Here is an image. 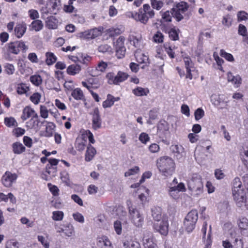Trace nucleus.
Here are the masks:
<instances>
[{"label":"nucleus","mask_w":248,"mask_h":248,"mask_svg":"<svg viewBox=\"0 0 248 248\" xmlns=\"http://www.w3.org/2000/svg\"><path fill=\"white\" fill-rule=\"evenodd\" d=\"M187 186L191 195L194 197L201 195L203 191V184L200 175L197 173L192 174L187 181Z\"/></svg>","instance_id":"nucleus-1"},{"label":"nucleus","mask_w":248,"mask_h":248,"mask_svg":"<svg viewBox=\"0 0 248 248\" xmlns=\"http://www.w3.org/2000/svg\"><path fill=\"white\" fill-rule=\"evenodd\" d=\"M157 166L159 171L165 176H171L175 170L173 160L168 156L161 157L157 161Z\"/></svg>","instance_id":"nucleus-2"},{"label":"nucleus","mask_w":248,"mask_h":248,"mask_svg":"<svg viewBox=\"0 0 248 248\" xmlns=\"http://www.w3.org/2000/svg\"><path fill=\"white\" fill-rule=\"evenodd\" d=\"M129 218L131 223L137 228L142 227L144 223V217L135 207L128 204Z\"/></svg>","instance_id":"nucleus-3"},{"label":"nucleus","mask_w":248,"mask_h":248,"mask_svg":"<svg viewBox=\"0 0 248 248\" xmlns=\"http://www.w3.org/2000/svg\"><path fill=\"white\" fill-rule=\"evenodd\" d=\"M189 6L184 1H181L176 3L171 9L173 17L178 22L181 21L186 16Z\"/></svg>","instance_id":"nucleus-4"},{"label":"nucleus","mask_w":248,"mask_h":248,"mask_svg":"<svg viewBox=\"0 0 248 248\" xmlns=\"http://www.w3.org/2000/svg\"><path fill=\"white\" fill-rule=\"evenodd\" d=\"M232 192L234 201L247 193V190L242 186L240 179L238 177H235L232 182Z\"/></svg>","instance_id":"nucleus-5"},{"label":"nucleus","mask_w":248,"mask_h":248,"mask_svg":"<svg viewBox=\"0 0 248 248\" xmlns=\"http://www.w3.org/2000/svg\"><path fill=\"white\" fill-rule=\"evenodd\" d=\"M198 218V214L196 210H192L186 216L184 224L186 231L191 232L195 228L196 223Z\"/></svg>","instance_id":"nucleus-6"},{"label":"nucleus","mask_w":248,"mask_h":248,"mask_svg":"<svg viewBox=\"0 0 248 248\" xmlns=\"http://www.w3.org/2000/svg\"><path fill=\"white\" fill-rule=\"evenodd\" d=\"M128 75L125 72L119 71L115 75L113 73H108L106 75L109 84L118 85L127 79Z\"/></svg>","instance_id":"nucleus-7"},{"label":"nucleus","mask_w":248,"mask_h":248,"mask_svg":"<svg viewBox=\"0 0 248 248\" xmlns=\"http://www.w3.org/2000/svg\"><path fill=\"white\" fill-rule=\"evenodd\" d=\"M169 126L167 122L164 121L160 123L157 126V135L163 143L169 144L166 139L169 136Z\"/></svg>","instance_id":"nucleus-8"},{"label":"nucleus","mask_w":248,"mask_h":248,"mask_svg":"<svg viewBox=\"0 0 248 248\" xmlns=\"http://www.w3.org/2000/svg\"><path fill=\"white\" fill-rule=\"evenodd\" d=\"M125 38L120 36L117 40L114 42V47L116 51V55L118 59L123 58L125 53L126 48L124 46Z\"/></svg>","instance_id":"nucleus-9"},{"label":"nucleus","mask_w":248,"mask_h":248,"mask_svg":"<svg viewBox=\"0 0 248 248\" xmlns=\"http://www.w3.org/2000/svg\"><path fill=\"white\" fill-rule=\"evenodd\" d=\"M27 48V46L22 41H16L8 44V51L16 55L18 54L20 50L26 51Z\"/></svg>","instance_id":"nucleus-10"},{"label":"nucleus","mask_w":248,"mask_h":248,"mask_svg":"<svg viewBox=\"0 0 248 248\" xmlns=\"http://www.w3.org/2000/svg\"><path fill=\"white\" fill-rule=\"evenodd\" d=\"M92 116V128L97 130L102 127V121L98 108H95L91 114Z\"/></svg>","instance_id":"nucleus-11"},{"label":"nucleus","mask_w":248,"mask_h":248,"mask_svg":"<svg viewBox=\"0 0 248 248\" xmlns=\"http://www.w3.org/2000/svg\"><path fill=\"white\" fill-rule=\"evenodd\" d=\"M17 178L16 174L12 173L10 171H7L2 177V183L5 187H10L14 183L16 182Z\"/></svg>","instance_id":"nucleus-12"},{"label":"nucleus","mask_w":248,"mask_h":248,"mask_svg":"<svg viewBox=\"0 0 248 248\" xmlns=\"http://www.w3.org/2000/svg\"><path fill=\"white\" fill-rule=\"evenodd\" d=\"M154 229L161 235H166L168 232L169 223L167 220H162L155 223Z\"/></svg>","instance_id":"nucleus-13"},{"label":"nucleus","mask_w":248,"mask_h":248,"mask_svg":"<svg viewBox=\"0 0 248 248\" xmlns=\"http://www.w3.org/2000/svg\"><path fill=\"white\" fill-rule=\"evenodd\" d=\"M184 62L186 72V78L192 79L193 78L192 72H194L196 69L194 64L189 57H185L184 58Z\"/></svg>","instance_id":"nucleus-14"},{"label":"nucleus","mask_w":248,"mask_h":248,"mask_svg":"<svg viewBox=\"0 0 248 248\" xmlns=\"http://www.w3.org/2000/svg\"><path fill=\"white\" fill-rule=\"evenodd\" d=\"M207 223L206 221L203 223L202 232L203 233L202 239L205 244V247L204 248H211L212 244V240L211 239V226H210V230L207 235V238H206V233L207 230Z\"/></svg>","instance_id":"nucleus-15"},{"label":"nucleus","mask_w":248,"mask_h":248,"mask_svg":"<svg viewBox=\"0 0 248 248\" xmlns=\"http://www.w3.org/2000/svg\"><path fill=\"white\" fill-rule=\"evenodd\" d=\"M143 243L145 248H154L157 247L153 242V234L150 232L144 233L143 237Z\"/></svg>","instance_id":"nucleus-16"},{"label":"nucleus","mask_w":248,"mask_h":248,"mask_svg":"<svg viewBox=\"0 0 248 248\" xmlns=\"http://www.w3.org/2000/svg\"><path fill=\"white\" fill-rule=\"evenodd\" d=\"M133 18L137 21H140L143 24H146L148 19L149 17L144 12L143 10L140 8L139 10L138 13H136L134 15H133Z\"/></svg>","instance_id":"nucleus-17"},{"label":"nucleus","mask_w":248,"mask_h":248,"mask_svg":"<svg viewBox=\"0 0 248 248\" xmlns=\"http://www.w3.org/2000/svg\"><path fill=\"white\" fill-rule=\"evenodd\" d=\"M60 0H49L46 4L49 12L56 14L60 7Z\"/></svg>","instance_id":"nucleus-18"},{"label":"nucleus","mask_w":248,"mask_h":248,"mask_svg":"<svg viewBox=\"0 0 248 248\" xmlns=\"http://www.w3.org/2000/svg\"><path fill=\"white\" fill-rule=\"evenodd\" d=\"M97 246L99 248H113L111 242L106 236H103L99 239Z\"/></svg>","instance_id":"nucleus-19"},{"label":"nucleus","mask_w":248,"mask_h":248,"mask_svg":"<svg viewBox=\"0 0 248 248\" xmlns=\"http://www.w3.org/2000/svg\"><path fill=\"white\" fill-rule=\"evenodd\" d=\"M236 230L235 229H233V230H231L230 232L232 238H235L232 245L233 248H243L244 245L243 241L240 238L236 237Z\"/></svg>","instance_id":"nucleus-20"},{"label":"nucleus","mask_w":248,"mask_h":248,"mask_svg":"<svg viewBox=\"0 0 248 248\" xmlns=\"http://www.w3.org/2000/svg\"><path fill=\"white\" fill-rule=\"evenodd\" d=\"M227 80L232 82L235 87H238L241 83V78L239 75L233 76L231 72L227 73Z\"/></svg>","instance_id":"nucleus-21"},{"label":"nucleus","mask_w":248,"mask_h":248,"mask_svg":"<svg viewBox=\"0 0 248 248\" xmlns=\"http://www.w3.org/2000/svg\"><path fill=\"white\" fill-rule=\"evenodd\" d=\"M136 58L137 62L140 64H143L141 67L142 69L145 68L149 64L148 56L143 53L137 54L136 55Z\"/></svg>","instance_id":"nucleus-22"},{"label":"nucleus","mask_w":248,"mask_h":248,"mask_svg":"<svg viewBox=\"0 0 248 248\" xmlns=\"http://www.w3.org/2000/svg\"><path fill=\"white\" fill-rule=\"evenodd\" d=\"M40 121L39 117L37 114H35L29 121L26 123V126L29 129H36L39 127Z\"/></svg>","instance_id":"nucleus-23"},{"label":"nucleus","mask_w":248,"mask_h":248,"mask_svg":"<svg viewBox=\"0 0 248 248\" xmlns=\"http://www.w3.org/2000/svg\"><path fill=\"white\" fill-rule=\"evenodd\" d=\"M63 233L66 236L71 237L74 236L75 234L74 227L72 224L67 223L63 224Z\"/></svg>","instance_id":"nucleus-24"},{"label":"nucleus","mask_w":248,"mask_h":248,"mask_svg":"<svg viewBox=\"0 0 248 248\" xmlns=\"http://www.w3.org/2000/svg\"><path fill=\"white\" fill-rule=\"evenodd\" d=\"M35 114H37L35 112L34 109L30 107H27L25 108L23 110L21 118L23 121H25L31 117L33 118V116H34Z\"/></svg>","instance_id":"nucleus-25"},{"label":"nucleus","mask_w":248,"mask_h":248,"mask_svg":"<svg viewBox=\"0 0 248 248\" xmlns=\"http://www.w3.org/2000/svg\"><path fill=\"white\" fill-rule=\"evenodd\" d=\"M27 27L25 24H17L15 28L16 36L20 38L24 34L26 31Z\"/></svg>","instance_id":"nucleus-26"},{"label":"nucleus","mask_w":248,"mask_h":248,"mask_svg":"<svg viewBox=\"0 0 248 248\" xmlns=\"http://www.w3.org/2000/svg\"><path fill=\"white\" fill-rule=\"evenodd\" d=\"M237 224L241 232L248 230V219L244 217H240L237 220Z\"/></svg>","instance_id":"nucleus-27"},{"label":"nucleus","mask_w":248,"mask_h":248,"mask_svg":"<svg viewBox=\"0 0 248 248\" xmlns=\"http://www.w3.org/2000/svg\"><path fill=\"white\" fill-rule=\"evenodd\" d=\"M236 205L239 207H245L248 210V195L247 193L245 195H243L241 198L235 201Z\"/></svg>","instance_id":"nucleus-28"},{"label":"nucleus","mask_w":248,"mask_h":248,"mask_svg":"<svg viewBox=\"0 0 248 248\" xmlns=\"http://www.w3.org/2000/svg\"><path fill=\"white\" fill-rule=\"evenodd\" d=\"M160 13L162 17L161 20L162 26L164 25L165 22H170L171 21L172 17L173 16L171 10L170 11L161 12Z\"/></svg>","instance_id":"nucleus-29"},{"label":"nucleus","mask_w":248,"mask_h":248,"mask_svg":"<svg viewBox=\"0 0 248 248\" xmlns=\"http://www.w3.org/2000/svg\"><path fill=\"white\" fill-rule=\"evenodd\" d=\"M46 27L49 29H56L58 26V20L54 16L48 17L46 21Z\"/></svg>","instance_id":"nucleus-30"},{"label":"nucleus","mask_w":248,"mask_h":248,"mask_svg":"<svg viewBox=\"0 0 248 248\" xmlns=\"http://www.w3.org/2000/svg\"><path fill=\"white\" fill-rule=\"evenodd\" d=\"M56 127L55 124L52 122H48L46 126L44 136L46 137H51L53 136Z\"/></svg>","instance_id":"nucleus-31"},{"label":"nucleus","mask_w":248,"mask_h":248,"mask_svg":"<svg viewBox=\"0 0 248 248\" xmlns=\"http://www.w3.org/2000/svg\"><path fill=\"white\" fill-rule=\"evenodd\" d=\"M80 71L81 66L78 64H71L67 68V74L71 76L78 74Z\"/></svg>","instance_id":"nucleus-32"},{"label":"nucleus","mask_w":248,"mask_h":248,"mask_svg":"<svg viewBox=\"0 0 248 248\" xmlns=\"http://www.w3.org/2000/svg\"><path fill=\"white\" fill-rule=\"evenodd\" d=\"M149 91L147 88L137 87L132 90V93L137 96H146Z\"/></svg>","instance_id":"nucleus-33"},{"label":"nucleus","mask_w":248,"mask_h":248,"mask_svg":"<svg viewBox=\"0 0 248 248\" xmlns=\"http://www.w3.org/2000/svg\"><path fill=\"white\" fill-rule=\"evenodd\" d=\"M71 95L77 100H83L85 99V96L82 91L79 88H77L72 91Z\"/></svg>","instance_id":"nucleus-34"},{"label":"nucleus","mask_w":248,"mask_h":248,"mask_svg":"<svg viewBox=\"0 0 248 248\" xmlns=\"http://www.w3.org/2000/svg\"><path fill=\"white\" fill-rule=\"evenodd\" d=\"M13 151L15 154H21L25 151L24 146L19 142H16L12 144Z\"/></svg>","instance_id":"nucleus-35"},{"label":"nucleus","mask_w":248,"mask_h":248,"mask_svg":"<svg viewBox=\"0 0 248 248\" xmlns=\"http://www.w3.org/2000/svg\"><path fill=\"white\" fill-rule=\"evenodd\" d=\"M95 149L92 145H89L87 147V149L85 154V160L86 161H90L93 159L94 155L96 154Z\"/></svg>","instance_id":"nucleus-36"},{"label":"nucleus","mask_w":248,"mask_h":248,"mask_svg":"<svg viewBox=\"0 0 248 248\" xmlns=\"http://www.w3.org/2000/svg\"><path fill=\"white\" fill-rule=\"evenodd\" d=\"M241 158L248 169V146H244L240 151Z\"/></svg>","instance_id":"nucleus-37"},{"label":"nucleus","mask_w":248,"mask_h":248,"mask_svg":"<svg viewBox=\"0 0 248 248\" xmlns=\"http://www.w3.org/2000/svg\"><path fill=\"white\" fill-rule=\"evenodd\" d=\"M43 27V24L41 20L36 19L33 21L30 26V30L38 31H41Z\"/></svg>","instance_id":"nucleus-38"},{"label":"nucleus","mask_w":248,"mask_h":248,"mask_svg":"<svg viewBox=\"0 0 248 248\" xmlns=\"http://www.w3.org/2000/svg\"><path fill=\"white\" fill-rule=\"evenodd\" d=\"M46 62L47 65H51L57 61V58L55 54L50 52H47L46 53Z\"/></svg>","instance_id":"nucleus-39"},{"label":"nucleus","mask_w":248,"mask_h":248,"mask_svg":"<svg viewBox=\"0 0 248 248\" xmlns=\"http://www.w3.org/2000/svg\"><path fill=\"white\" fill-rule=\"evenodd\" d=\"M166 32H168L170 38L174 41L178 40L179 35L178 33V29H176L175 27L171 28L169 30L167 29L164 30Z\"/></svg>","instance_id":"nucleus-40"},{"label":"nucleus","mask_w":248,"mask_h":248,"mask_svg":"<svg viewBox=\"0 0 248 248\" xmlns=\"http://www.w3.org/2000/svg\"><path fill=\"white\" fill-rule=\"evenodd\" d=\"M152 217L156 222L160 221L162 218L161 209L160 207H154L152 209Z\"/></svg>","instance_id":"nucleus-41"},{"label":"nucleus","mask_w":248,"mask_h":248,"mask_svg":"<svg viewBox=\"0 0 248 248\" xmlns=\"http://www.w3.org/2000/svg\"><path fill=\"white\" fill-rule=\"evenodd\" d=\"M30 90L29 86L25 83L18 84L16 91L19 94H26Z\"/></svg>","instance_id":"nucleus-42"},{"label":"nucleus","mask_w":248,"mask_h":248,"mask_svg":"<svg viewBox=\"0 0 248 248\" xmlns=\"http://www.w3.org/2000/svg\"><path fill=\"white\" fill-rule=\"evenodd\" d=\"M30 81L36 86H39L42 83V78L39 75L31 76L30 78Z\"/></svg>","instance_id":"nucleus-43"},{"label":"nucleus","mask_w":248,"mask_h":248,"mask_svg":"<svg viewBox=\"0 0 248 248\" xmlns=\"http://www.w3.org/2000/svg\"><path fill=\"white\" fill-rule=\"evenodd\" d=\"M64 217V213L61 211H55L52 212V218L55 221H61Z\"/></svg>","instance_id":"nucleus-44"},{"label":"nucleus","mask_w":248,"mask_h":248,"mask_svg":"<svg viewBox=\"0 0 248 248\" xmlns=\"http://www.w3.org/2000/svg\"><path fill=\"white\" fill-rule=\"evenodd\" d=\"M114 104L113 101L112 100V95L110 94L107 95V99L102 103V106L104 108H110Z\"/></svg>","instance_id":"nucleus-45"},{"label":"nucleus","mask_w":248,"mask_h":248,"mask_svg":"<svg viewBox=\"0 0 248 248\" xmlns=\"http://www.w3.org/2000/svg\"><path fill=\"white\" fill-rule=\"evenodd\" d=\"M142 10L148 16L149 18L153 17L155 15V12L152 10L150 5L148 4H145L143 5V8H141Z\"/></svg>","instance_id":"nucleus-46"},{"label":"nucleus","mask_w":248,"mask_h":248,"mask_svg":"<svg viewBox=\"0 0 248 248\" xmlns=\"http://www.w3.org/2000/svg\"><path fill=\"white\" fill-rule=\"evenodd\" d=\"M4 124L7 126L10 127L17 126V123L13 117H6L4 118Z\"/></svg>","instance_id":"nucleus-47"},{"label":"nucleus","mask_w":248,"mask_h":248,"mask_svg":"<svg viewBox=\"0 0 248 248\" xmlns=\"http://www.w3.org/2000/svg\"><path fill=\"white\" fill-rule=\"evenodd\" d=\"M232 21V18L230 15H226L223 16L222 24L227 27H229L231 26Z\"/></svg>","instance_id":"nucleus-48"},{"label":"nucleus","mask_w":248,"mask_h":248,"mask_svg":"<svg viewBox=\"0 0 248 248\" xmlns=\"http://www.w3.org/2000/svg\"><path fill=\"white\" fill-rule=\"evenodd\" d=\"M152 7L157 10H159L163 6L164 2L160 0H150Z\"/></svg>","instance_id":"nucleus-49"},{"label":"nucleus","mask_w":248,"mask_h":248,"mask_svg":"<svg viewBox=\"0 0 248 248\" xmlns=\"http://www.w3.org/2000/svg\"><path fill=\"white\" fill-rule=\"evenodd\" d=\"M113 228L117 235H121L122 233V223L120 220H117L113 223Z\"/></svg>","instance_id":"nucleus-50"},{"label":"nucleus","mask_w":248,"mask_h":248,"mask_svg":"<svg viewBox=\"0 0 248 248\" xmlns=\"http://www.w3.org/2000/svg\"><path fill=\"white\" fill-rule=\"evenodd\" d=\"M91 60V57L85 54L79 53V62L86 64Z\"/></svg>","instance_id":"nucleus-51"},{"label":"nucleus","mask_w":248,"mask_h":248,"mask_svg":"<svg viewBox=\"0 0 248 248\" xmlns=\"http://www.w3.org/2000/svg\"><path fill=\"white\" fill-rule=\"evenodd\" d=\"M219 54L221 57H223L229 62H232L234 61L233 56L231 54L226 52L223 49L220 50Z\"/></svg>","instance_id":"nucleus-52"},{"label":"nucleus","mask_w":248,"mask_h":248,"mask_svg":"<svg viewBox=\"0 0 248 248\" xmlns=\"http://www.w3.org/2000/svg\"><path fill=\"white\" fill-rule=\"evenodd\" d=\"M139 139L142 143L146 144L147 142L149 141L150 138L147 133L142 132L140 135Z\"/></svg>","instance_id":"nucleus-53"},{"label":"nucleus","mask_w":248,"mask_h":248,"mask_svg":"<svg viewBox=\"0 0 248 248\" xmlns=\"http://www.w3.org/2000/svg\"><path fill=\"white\" fill-rule=\"evenodd\" d=\"M41 94L38 93H35L30 97L31 101L35 105L38 104L40 101Z\"/></svg>","instance_id":"nucleus-54"},{"label":"nucleus","mask_w":248,"mask_h":248,"mask_svg":"<svg viewBox=\"0 0 248 248\" xmlns=\"http://www.w3.org/2000/svg\"><path fill=\"white\" fill-rule=\"evenodd\" d=\"M237 16L238 21L247 20L248 19V14L244 11L238 12L237 14Z\"/></svg>","instance_id":"nucleus-55"},{"label":"nucleus","mask_w":248,"mask_h":248,"mask_svg":"<svg viewBox=\"0 0 248 248\" xmlns=\"http://www.w3.org/2000/svg\"><path fill=\"white\" fill-rule=\"evenodd\" d=\"M204 115V111L202 108H197L195 112L194 116L196 121L201 119Z\"/></svg>","instance_id":"nucleus-56"},{"label":"nucleus","mask_w":248,"mask_h":248,"mask_svg":"<svg viewBox=\"0 0 248 248\" xmlns=\"http://www.w3.org/2000/svg\"><path fill=\"white\" fill-rule=\"evenodd\" d=\"M98 51L102 53L111 52L112 48L107 44H103L98 47Z\"/></svg>","instance_id":"nucleus-57"},{"label":"nucleus","mask_w":248,"mask_h":248,"mask_svg":"<svg viewBox=\"0 0 248 248\" xmlns=\"http://www.w3.org/2000/svg\"><path fill=\"white\" fill-rule=\"evenodd\" d=\"M79 37L81 38L86 39H93L91 30L80 32L79 33Z\"/></svg>","instance_id":"nucleus-58"},{"label":"nucleus","mask_w":248,"mask_h":248,"mask_svg":"<svg viewBox=\"0 0 248 248\" xmlns=\"http://www.w3.org/2000/svg\"><path fill=\"white\" fill-rule=\"evenodd\" d=\"M47 186L54 196H57L59 195V189L58 187L56 186L52 185L50 183L47 184Z\"/></svg>","instance_id":"nucleus-59"},{"label":"nucleus","mask_w":248,"mask_h":248,"mask_svg":"<svg viewBox=\"0 0 248 248\" xmlns=\"http://www.w3.org/2000/svg\"><path fill=\"white\" fill-rule=\"evenodd\" d=\"M153 39L155 43H162L163 41L164 35L160 31H157L154 35Z\"/></svg>","instance_id":"nucleus-60"},{"label":"nucleus","mask_w":248,"mask_h":248,"mask_svg":"<svg viewBox=\"0 0 248 248\" xmlns=\"http://www.w3.org/2000/svg\"><path fill=\"white\" fill-rule=\"evenodd\" d=\"M72 216L74 220L80 223H83L84 222V217L81 214L78 212H76L75 213H73Z\"/></svg>","instance_id":"nucleus-61"},{"label":"nucleus","mask_w":248,"mask_h":248,"mask_svg":"<svg viewBox=\"0 0 248 248\" xmlns=\"http://www.w3.org/2000/svg\"><path fill=\"white\" fill-rule=\"evenodd\" d=\"M170 195L174 199H177L180 197L179 192L175 190L174 188L170 187L169 190Z\"/></svg>","instance_id":"nucleus-62"},{"label":"nucleus","mask_w":248,"mask_h":248,"mask_svg":"<svg viewBox=\"0 0 248 248\" xmlns=\"http://www.w3.org/2000/svg\"><path fill=\"white\" fill-rule=\"evenodd\" d=\"M139 171V168L137 166L129 169L128 171L125 172L124 175L125 177L130 176L137 173Z\"/></svg>","instance_id":"nucleus-63"},{"label":"nucleus","mask_w":248,"mask_h":248,"mask_svg":"<svg viewBox=\"0 0 248 248\" xmlns=\"http://www.w3.org/2000/svg\"><path fill=\"white\" fill-rule=\"evenodd\" d=\"M38 241L40 242L45 248H49V244L42 235L37 236Z\"/></svg>","instance_id":"nucleus-64"}]
</instances>
